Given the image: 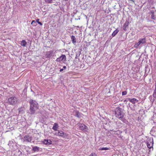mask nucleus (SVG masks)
<instances>
[{"instance_id": "21", "label": "nucleus", "mask_w": 156, "mask_h": 156, "mask_svg": "<svg viewBox=\"0 0 156 156\" xmlns=\"http://www.w3.org/2000/svg\"><path fill=\"white\" fill-rule=\"evenodd\" d=\"M31 24L33 25V26H35L37 25V23L36 21H35V20H33L32 21Z\"/></svg>"}, {"instance_id": "7", "label": "nucleus", "mask_w": 156, "mask_h": 156, "mask_svg": "<svg viewBox=\"0 0 156 156\" xmlns=\"http://www.w3.org/2000/svg\"><path fill=\"white\" fill-rule=\"evenodd\" d=\"M79 126L81 130L87 131L88 129V127L84 124H80L79 125Z\"/></svg>"}, {"instance_id": "29", "label": "nucleus", "mask_w": 156, "mask_h": 156, "mask_svg": "<svg viewBox=\"0 0 156 156\" xmlns=\"http://www.w3.org/2000/svg\"><path fill=\"white\" fill-rule=\"evenodd\" d=\"M154 92L156 93V82L155 83V89H154Z\"/></svg>"}, {"instance_id": "19", "label": "nucleus", "mask_w": 156, "mask_h": 156, "mask_svg": "<svg viewBox=\"0 0 156 156\" xmlns=\"http://www.w3.org/2000/svg\"><path fill=\"white\" fill-rule=\"evenodd\" d=\"M75 116L78 118H80V114L78 111H76V112Z\"/></svg>"}, {"instance_id": "25", "label": "nucleus", "mask_w": 156, "mask_h": 156, "mask_svg": "<svg viewBox=\"0 0 156 156\" xmlns=\"http://www.w3.org/2000/svg\"><path fill=\"white\" fill-rule=\"evenodd\" d=\"M127 93V91H122V95H126V94Z\"/></svg>"}, {"instance_id": "14", "label": "nucleus", "mask_w": 156, "mask_h": 156, "mask_svg": "<svg viewBox=\"0 0 156 156\" xmlns=\"http://www.w3.org/2000/svg\"><path fill=\"white\" fill-rule=\"evenodd\" d=\"M153 143H152L151 142H147V146L149 149H151L152 147Z\"/></svg>"}, {"instance_id": "17", "label": "nucleus", "mask_w": 156, "mask_h": 156, "mask_svg": "<svg viewBox=\"0 0 156 156\" xmlns=\"http://www.w3.org/2000/svg\"><path fill=\"white\" fill-rule=\"evenodd\" d=\"M71 39L72 40V42L74 44L75 43H76V38L73 35H72L71 37Z\"/></svg>"}, {"instance_id": "16", "label": "nucleus", "mask_w": 156, "mask_h": 156, "mask_svg": "<svg viewBox=\"0 0 156 156\" xmlns=\"http://www.w3.org/2000/svg\"><path fill=\"white\" fill-rule=\"evenodd\" d=\"M21 42V45L23 47H25L26 46L27 44V43L25 40H23Z\"/></svg>"}, {"instance_id": "32", "label": "nucleus", "mask_w": 156, "mask_h": 156, "mask_svg": "<svg viewBox=\"0 0 156 156\" xmlns=\"http://www.w3.org/2000/svg\"><path fill=\"white\" fill-rule=\"evenodd\" d=\"M38 24H39L40 25H41L42 26V25L43 24L41 22H38V23H37Z\"/></svg>"}, {"instance_id": "15", "label": "nucleus", "mask_w": 156, "mask_h": 156, "mask_svg": "<svg viewBox=\"0 0 156 156\" xmlns=\"http://www.w3.org/2000/svg\"><path fill=\"white\" fill-rule=\"evenodd\" d=\"M119 30L117 29H116L114 32L112 33V36L113 37H114L119 32Z\"/></svg>"}, {"instance_id": "8", "label": "nucleus", "mask_w": 156, "mask_h": 156, "mask_svg": "<svg viewBox=\"0 0 156 156\" xmlns=\"http://www.w3.org/2000/svg\"><path fill=\"white\" fill-rule=\"evenodd\" d=\"M32 140V137L29 135L25 136L24 137V141H26L28 142H31Z\"/></svg>"}, {"instance_id": "24", "label": "nucleus", "mask_w": 156, "mask_h": 156, "mask_svg": "<svg viewBox=\"0 0 156 156\" xmlns=\"http://www.w3.org/2000/svg\"><path fill=\"white\" fill-rule=\"evenodd\" d=\"M13 144V142L12 141H9V143L8 145H9L10 147L11 146H12V144Z\"/></svg>"}, {"instance_id": "23", "label": "nucleus", "mask_w": 156, "mask_h": 156, "mask_svg": "<svg viewBox=\"0 0 156 156\" xmlns=\"http://www.w3.org/2000/svg\"><path fill=\"white\" fill-rule=\"evenodd\" d=\"M151 19L154 20H155L156 19V18L155 17L154 14L151 15Z\"/></svg>"}, {"instance_id": "22", "label": "nucleus", "mask_w": 156, "mask_h": 156, "mask_svg": "<svg viewBox=\"0 0 156 156\" xmlns=\"http://www.w3.org/2000/svg\"><path fill=\"white\" fill-rule=\"evenodd\" d=\"M152 96H150L149 97V99L151 100V101H152V102H153L154 101V98L152 99Z\"/></svg>"}, {"instance_id": "26", "label": "nucleus", "mask_w": 156, "mask_h": 156, "mask_svg": "<svg viewBox=\"0 0 156 156\" xmlns=\"http://www.w3.org/2000/svg\"><path fill=\"white\" fill-rule=\"evenodd\" d=\"M154 11L153 10H151L150 11V13L151 14H154Z\"/></svg>"}, {"instance_id": "5", "label": "nucleus", "mask_w": 156, "mask_h": 156, "mask_svg": "<svg viewBox=\"0 0 156 156\" xmlns=\"http://www.w3.org/2000/svg\"><path fill=\"white\" fill-rule=\"evenodd\" d=\"M58 133H59V136H60L63 138H68V134L64 133L63 131L61 130H58Z\"/></svg>"}, {"instance_id": "1", "label": "nucleus", "mask_w": 156, "mask_h": 156, "mask_svg": "<svg viewBox=\"0 0 156 156\" xmlns=\"http://www.w3.org/2000/svg\"><path fill=\"white\" fill-rule=\"evenodd\" d=\"M115 116L122 121L123 122L126 123L127 120L124 118V113L119 108H116L115 110Z\"/></svg>"}, {"instance_id": "31", "label": "nucleus", "mask_w": 156, "mask_h": 156, "mask_svg": "<svg viewBox=\"0 0 156 156\" xmlns=\"http://www.w3.org/2000/svg\"><path fill=\"white\" fill-rule=\"evenodd\" d=\"M55 134L57 136H59V133H58V131L57 132H56Z\"/></svg>"}, {"instance_id": "12", "label": "nucleus", "mask_w": 156, "mask_h": 156, "mask_svg": "<svg viewBox=\"0 0 156 156\" xmlns=\"http://www.w3.org/2000/svg\"><path fill=\"white\" fill-rule=\"evenodd\" d=\"M129 23L127 21H125L124 23L123 27V30L125 31H126L127 30L126 28L129 25Z\"/></svg>"}, {"instance_id": "30", "label": "nucleus", "mask_w": 156, "mask_h": 156, "mask_svg": "<svg viewBox=\"0 0 156 156\" xmlns=\"http://www.w3.org/2000/svg\"><path fill=\"white\" fill-rule=\"evenodd\" d=\"M153 96L154 98H156V93L154 92L153 94Z\"/></svg>"}, {"instance_id": "9", "label": "nucleus", "mask_w": 156, "mask_h": 156, "mask_svg": "<svg viewBox=\"0 0 156 156\" xmlns=\"http://www.w3.org/2000/svg\"><path fill=\"white\" fill-rule=\"evenodd\" d=\"M53 53V51H47L45 55L46 57L48 58L51 57L52 56Z\"/></svg>"}, {"instance_id": "10", "label": "nucleus", "mask_w": 156, "mask_h": 156, "mask_svg": "<svg viewBox=\"0 0 156 156\" xmlns=\"http://www.w3.org/2000/svg\"><path fill=\"white\" fill-rule=\"evenodd\" d=\"M43 143L46 145H50L52 143V141L50 140H44Z\"/></svg>"}, {"instance_id": "11", "label": "nucleus", "mask_w": 156, "mask_h": 156, "mask_svg": "<svg viewBox=\"0 0 156 156\" xmlns=\"http://www.w3.org/2000/svg\"><path fill=\"white\" fill-rule=\"evenodd\" d=\"M128 99L129 101L132 102L133 104H135L136 102H137L138 101V100L135 98H133L132 99L129 98Z\"/></svg>"}, {"instance_id": "18", "label": "nucleus", "mask_w": 156, "mask_h": 156, "mask_svg": "<svg viewBox=\"0 0 156 156\" xmlns=\"http://www.w3.org/2000/svg\"><path fill=\"white\" fill-rule=\"evenodd\" d=\"M39 148L37 146H35L33 147V150L35 152H37L39 150Z\"/></svg>"}, {"instance_id": "4", "label": "nucleus", "mask_w": 156, "mask_h": 156, "mask_svg": "<svg viewBox=\"0 0 156 156\" xmlns=\"http://www.w3.org/2000/svg\"><path fill=\"white\" fill-rule=\"evenodd\" d=\"M8 103L11 105H14L17 103L18 100L16 97L12 96L8 98Z\"/></svg>"}, {"instance_id": "34", "label": "nucleus", "mask_w": 156, "mask_h": 156, "mask_svg": "<svg viewBox=\"0 0 156 156\" xmlns=\"http://www.w3.org/2000/svg\"><path fill=\"white\" fill-rule=\"evenodd\" d=\"M39 19H37L36 20V22L37 23H38V22H39Z\"/></svg>"}, {"instance_id": "6", "label": "nucleus", "mask_w": 156, "mask_h": 156, "mask_svg": "<svg viewBox=\"0 0 156 156\" xmlns=\"http://www.w3.org/2000/svg\"><path fill=\"white\" fill-rule=\"evenodd\" d=\"M66 57L65 55H62L59 57L57 58L56 61L57 62H60L64 61L66 60Z\"/></svg>"}, {"instance_id": "35", "label": "nucleus", "mask_w": 156, "mask_h": 156, "mask_svg": "<svg viewBox=\"0 0 156 156\" xmlns=\"http://www.w3.org/2000/svg\"><path fill=\"white\" fill-rule=\"evenodd\" d=\"M66 68V66H64L63 67V68L64 69H65Z\"/></svg>"}, {"instance_id": "20", "label": "nucleus", "mask_w": 156, "mask_h": 156, "mask_svg": "<svg viewBox=\"0 0 156 156\" xmlns=\"http://www.w3.org/2000/svg\"><path fill=\"white\" fill-rule=\"evenodd\" d=\"M99 150L102 151V150H109V148L108 147H102L98 149Z\"/></svg>"}, {"instance_id": "33", "label": "nucleus", "mask_w": 156, "mask_h": 156, "mask_svg": "<svg viewBox=\"0 0 156 156\" xmlns=\"http://www.w3.org/2000/svg\"><path fill=\"white\" fill-rule=\"evenodd\" d=\"M64 70L63 69H61L60 70V72H62Z\"/></svg>"}, {"instance_id": "3", "label": "nucleus", "mask_w": 156, "mask_h": 156, "mask_svg": "<svg viewBox=\"0 0 156 156\" xmlns=\"http://www.w3.org/2000/svg\"><path fill=\"white\" fill-rule=\"evenodd\" d=\"M146 42V40L145 38L140 39L138 40V42H136L134 45L135 48H137L139 46H142V45Z\"/></svg>"}, {"instance_id": "2", "label": "nucleus", "mask_w": 156, "mask_h": 156, "mask_svg": "<svg viewBox=\"0 0 156 156\" xmlns=\"http://www.w3.org/2000/svg\"><path fill=\"white\" fill-rule=\"evenodd\" d=\"M29 103L30 104V114L31 115L34 114L35 113L36 110L38 108V103L35 101L32 100H30Z\"/></svg>"}, {"instance_id": "13", "label": "nucleus", "mask_w": 156, "mask_h": 156, "mask_svg": "<svg viewBox=\"0 0 156 156\" xmlns=\"http://www.w3.org/2000/svg\"><path fill=\"white\" fill-rule=\"evenodd\" d=\"M58 124L57 123H55L52 127V129L55 131L57 130L58 129Z\"/></svg>"}, {"instance_id": "28", "label": "nucleus", "mask_w": 156, "mask_h": 156, "mask_svg": "<svg viewBox=\"0 0 156 156\" xmlns=\"http://www.w3.org/2000/svg\"><path fill=\"white\" fill-rule=\"evenodd\" d=\"M90 156H97L96 154L94 153H92L90 154Z\"/></svg>"}, {"instance_id": "27", "label": "nucleus", "mask_w": 156, "mask_h": 156, "mask_svg": "<svg viewBox=\"0 0 156 156\" xmlns=\"http://www.w3.org/2000/svg\"><path fill=\"white\" fill-rule=\"evenodd\" d=\"M45 2L48 3H51V2L52 0H45Z\"/></svg>"}]
</instances>
